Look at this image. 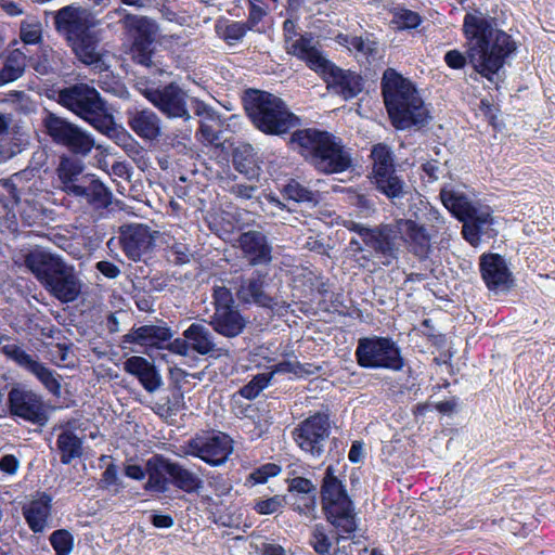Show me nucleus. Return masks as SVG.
<instances>
[{"label": "nucleus", "mask_w": 555, "mask_h": 555, "mask_svg": "<svg viewBox=\"0 0 555 555\" xmlns=\"http://www.w3.org/2000/svg\"><path fill=\"white\" fill-rule=\"evenodd\" d=\"M466 54L453 49L444 54L446 64L452 69H462L469 62L475 70L493 81L505 60L517 49L513 38L498 28L494 17L479 9L468 11L462 26Z\"/></svg>", "instance_id": "obj_1"}, {"label": "nucleus", "mask_w": 555, "mask_h": 555, "mask_svg": "<svg viewBox=\"0 0 555 555\" xmlns=\"http://www.w3.org/2000/svg\"><path fill=\"white\" fill-rule=\"evenodd\" d=\"M384 102L392 125L400 130L423 126L429 115L414 83L393 68L382 78Z\"/></svg>", "instance_id": "obj_2"}, {"label": "nucleus", "mask_w": 555, "mask_h": 555, "mask_svg": "<svg viewBox=\"0 0 555 555\" xmlns=\"http://www.w3.org/2000/svg\"><path fill=\"white\" fill-rule=\"evenodd\" d=\"M289 143L321 173H340L351 167L349 151L340 140L326 131L311 128L296 130Z\"/></svg>", "instance_id": "obj_3"}, {"label": "nucleus", "mask_w": 555, "mask_h": 555, "mask_svg": "<svg viewBox=\"0 0 555 555\" xmlns=\"http://www.w3.org/2000/svg\"><path fill=\"white\" fill-rule=\"evenodd\" d=\"M25 264L39 283L62 302L76 300L81 292V281L75 268L60 256L43 249L30 250Z\"/></svg>", "instance_id": "obj_4"}, {"label": "nucleus", "mask_w": 555, "mask_h": 555, "mask_svg": "<svg viewBox=\"0 0 555 555\" xmlns=\"http://www.w3.org/2000/svg\"><path fill=\"white\" fill-rule=\"evenodd\" d=\"M347 229L359 236L349 241L347 251L361 267L371 262L374 256L379 258L384 266H390L398 259L400 244L396 219L391 223H380L375 227L349 221Z\"/></svg>", "instance_id": "obj_5"}, {"label": "nucleus", "mask_w": 555, "mask_h": 555, "mask_svg": "<svg viewBox=\"0 0 555 555\" xmlns=\"http://www.w3.org/2000/svg\"><path fill=\"white\" fill-rule=\"evenodd\" d=\"M294 56L304 61L307 66L319 74L327 89L344 100L356 98L363 90L362 77L351 70L337 67L317 48L313 38L301 35L289 48Z\"/></svg>", "instance_id": "obj_6"}, {"label": "nucleus", "mask_w": 555, "mask_h": 555, "mask_svg": "<svg viewBox=\"0 0 555 555\" xmlns=\"http://www.w3.org/2000/svg\"><path fill=\"white\" fill-rule=\"evenodd\" d=\"M244 107L255 128L268 135L282 137L300 126V118L281 98L270 92L247 91Z\"/></svg>", "instance_id": "obj_7"}, {"label": "nucleus", "mask_w": 555, "mask_h": 555, "mask_svg": "<svg viewBox=\"0 0 555 555\" xmlns=\"http://www.w3.org/2000/svg\"><path fill=\"white\" fill-rule=\"evenodd\" d=\"M321 504L327 521L337 530L336 541L349 539L357 530L356 513L343 481L328 465L321 485Z\"/></svg>", "instance_id": "obj_8"}, {"label": "nucleus", "mask_w": 555, "mask_h": 555, "mask_svg": "<svg viewBox=\"0 0 555 555\" xmlns=\"http://www.w3.org/2000/svg\"><path fill=\"white\" fill-rule=\"evenodd\" d=\"M440 198L443 206L463 222L462 233L470 245L477 246L481 236L495 235L489 207L474 205L462 191L449 186L441 189Z\"/></svg>", "instance_id": "obj_9"}, {"label": "nucleus", "mask_w": 555, "mask_h": 555, "mask_svg": "<svg viewBox=\"0 0 555 555\" xmlns=\"http://www.w3.org/2000/svg\"><path fill=\"white\" fill-rule=\"evenodd\" d=\"M138 92L168 119L189 121L192 116L189 109V94L177 82L165 86L139 80Z\"/></svg>", "instance_id": "obj_10"}, {"label": "nucleus", "mask_w": 555, "mask_h": 555, "mask_svg": "<svg viewBox=\"0 0 555 555\" xmlns=\"http://www.w3.org/2000/svg\"><path fill=\"white\" fill-rule=\"evenodd\" d=\"M55 93L59 104L90 126L101 124L100 118L108 112L106 102L99 91L87 83H75L62 88Z\"/></svg>", "instance_id": "obj_11"}, {"label": "nucleus", "mask_w": 555, "mask_h": 555, "mask_svg": "<svg viewBox=\"0 0 555 555\" xmlns=\"http://www.w3.org/2000/svg\"><path fill=\"white\" fill-rule=\"evenodd\" d=\"M358 364L364 369L401 371L404 359L400 347L390 337L370 336L358 340L354 352Z\"/></svg>", "instance_id": "obj_12"}, {"label": "nucleus", "mask_w": 555, "mask_h": 555, "mask_svg": "<svg viewBox=\"0 0 555 555\" xmlns=\"http://www.w3.org/2000/svg\"><path fill=\"white\" fill-rule=\"evenodd\" d=\"M42 126L51 141L76 155L87 156L95 146L93 135L78 125L47 111Z\"/></svg>", "instance_id": "obj_13"}, {"label": "nucleus", "mask_w": 555, "mask_h": 555, "mask_svg": "<svg viewBox=\"0 0 555 555\" xmlns=\"http://www.w3.org/2000/svg\"><path fill=\"white\" fill-rule=\"evenodd\" d=\"M212 305L214 313L208 322L212 330L225 338L240 336L248 321L235 306L231 289L216 285L212 289Z\"/></svg>", "instance_id": "obj_14"}, {"label": "nucleus", "mask_w": 555, "mask_h": 555, "mask_svg": "<svg viewBox=\"0 0 555 555\" xmlns=\"http://www.w3.org/2000/svg\"><path fill=\"white\" fill-rule=\"evenodd\" d=\"M295 444L311 457L319 459L325 452L331 435V417L327 412H314L299 422L291 433Z\"/></svg>", "instance_id": "obj_15"}, {"label": "nucleus", "mask_w": 555, "mask_h": 555, "mask_svg": "<svg viewBox=\"0 0 555 555\" xmlns=\"http://www.w3.org/2000/svg\"><path fill=\"white\" fill-rule=\"evenodd\" d=\"M182 451L210 466H219L225 463L233 451L232 439L222 433L196 435L182 447Z\"/></svg>", "instance_id": "obj_16"}, {"label": "nucleus", "mask_w": 555, "mask_h": 555, "mask_svg": "<svg viewBox=\"0 0 555 555\" xmlns=\"http://www.w3.org/2000/svg\"><path fill=\"white\" fill-rule=\"evenodd\" d=\"M55 30L64 37L66 42L96 26L92 14L81 7L66 5L52 13Z\"/></svg>", "instance_id": "obj_17"}, {"label": "nucleus", "mask_w": 555, "mask_h": 555, "mask_svg": "<svg viewBox=\"0 0 555 555\" xmlns=\"http://www.w3.org/2000/svg\"><path fill=\"white\" fill-rule=\"evenodd\" d=\"M398 240L400 238L410 253L418 259H427L433 250V234L427 229L410 218H397Z\"/></svg>", "instance_id": "obj_18"}, {"label": "nucleus", "mask_w": 555, "mask_h": 555, "mask_svg": "<svg viewBox=\"0 0 555 555\" xmlns=\"http://www.w3.org/2000/svg\"><path fill=\"white\" fill-rule=\"evenodd\" d=\"M9 408L13 415L31 423L47 422V413L40 397L24 387H15L9 392Z\"/></svg>", "instance_id": "obj_19"}, {"label": "nucleus", "mask_w": 555, "mask_h": 555, "mask_svg": "<svg viewBox=\"0 0 555 555\" xmlns=\"http://www.w3.org/2000/svg\"><path fill=\"white\" fill-rule=\"evenodd\" d=\"M118 243L130 260L139 261L152 249L154 236L147 225L128 224L120 227Z\"/></svg>", "instance_id": "obj_20"}, {"label": "nucleus", "mask_w": 555, "mask_h": 555, "mask_svg": "<svg viewBox=\"0 0 555 555\" xmlns=\"http://www.w3.org/2000/svg\"><path fill=\"white\" fill-rule=\"evenodd\" d=\"M236 298L244 305L255 304L271 308L273 298L264 292L266 274L255 271L250 276H237L232 281Z\"/></svg>", "instance_id": "obj_21"}, {"label": "nucleus", "mask_w": 555, "mask_h": 555, "mask_svg": "<svg viewBox=\"0 0 555 555\" xmlns=\"http://www.w3.org/2000/svg\"><path fill=\"white\" fill-rule=\"evenodd\" d=\"M479 267L481 278L490 291L506 292L512 287V272L502 256L498 254L482 255Z\"/></svg>", "instance_id": "obj_22"}, {"label": "nucleus", "mask_w": 555, "mask_h": 555, "mask_svg": "<svg viewBox=\"0 0 555 555\" xmlns=\"http://www.w3.org/2000/svg\"><path fill=\"white\" fill-rule=\"evenodd\" d=\"M237 246L250 266L268 264L272 261V245L261 231L249 230L241 233Z\"/></svg>", "instance_id": "obj_23"}, {"label": "nucleus", "mask_w": 555, "mask_h": 555, "mask_svg": "<svg viewBox=\"0 0 555 555\" xmlns=\"http://www.w3.org/2000/svg\"><path fill=\"white\" fill-rule=\"evenodd\" d=\"M69 196L76 197L94 210L108 208L113 199L112 191L92 173L76 186Z\"/></svg>", "instance_id": "obj_24"}, {"label": "nucleus", "mask_w": 555, "mask_h": 555, "mask_svg": "<svg viewBox=\"0 0 555 555\" xmlns=\"http://www.w3.org/2000/svg\"><path fill=\"white\" fill-rule=\"evenodd\" d=\"M126 116L129 128L142 140L154 141L162 135V119L153 109L134 107Z\"/></svg>", "instance_id": "obj_25"}, {"label": "nucleus", "mask_w": 555, "mask_h": 555, "mask_svg": "<svg viewBox=\"0 0 555 555\" xmlns=\"http://www.w3.org/2000/svg\"><path fill=\"white\" fill-rule=\"evenodd\" d=\"M100 40L99 31L90 28L67 43L81 63L101 69L103 60Z\"/></svg>", "instance_id": "obj_26"}, {"label": "nucleus", "mask_w": 555, "mask_h": 555, "mask_svg": "<svg viewBox=\"0 0 555 555\" xmlns=\"http://www.w3.org/2000/svg\"><path fill=\"white\" fill-rule=\"evenodd\" d=\"M124 371L134 376L147 392H155L163 379L153 362L140 356H132L124 362Z\"/></svg>", "instance_id": "obj_27"}, {"label": "nucleus", "mask_w": 555, "mask_h": 555, "mask_svg": "<svg viewBox=\"0 0 555 555\" xmlns=\"http://www.w3.org/2000/svg\"><path fill=\"white\" fill-rule=\"evenodd\" d=\"M52 498L41 493L22 507L23 516L29 529L34 533H41L46 530L51 519Z\"/></svg>", "instance_id": "obj_28"}, {"label": "nucleus", "mask_w": 555, "mask_h": 555, "mask_svg": "<svg viewBox=\"0 0 555 555\" xmlns=\"http://www.w3.org/2000/svg\"><path fill=\"white\" fill-rule=\"evenodd\" d=\"M172 337L171 331L166 326L143 325L131 330L122 337V344H137L145 348H164Z\"/></svg>", "instance_id": "obj_29"}, {"label": "nucleus", "mask_w": 555, "mask_h": 555, "mask_svg": "<svg viewBox=\"0 0 555 555\" xmlns=\"http://www.w3.org/2000/svg\"><path fill=\"white\" fill-rule=\"evenodd\" d=\"M90 175L85 172V165L80 159L70 156L61 157L56 168L59 188L67 195Z\"/></svg>", "instance_id": "obj_30"}, {"label": "nucleus", "mask_w": 555, "mask_h": 555, "mask_svg": "<svg viewBox=\"0 0 555 555\" xmlns=\"http://www.w3.org/2000/svg\"><path fill=\"white\" fill-rule=\"evenodd\" d=\"M185 337L191 345L193 351L198 354L206 356H221L227 353V350L219 347L215 341V336L210 330L201 323H192L184 332Z\"/></svg>", "instance_id": "obj_31"}, {"label": "nucleus", "mask_w": 555, "mask_h": 555, "mask_svg": "<svg viewBox=\"0 0 555 555\" xmlns=\"http://www.w3.org/2000/svg\"><path fill=\"white\" fill-rule=\"evenodd\" d=\"M171 460L160 454H155L146 462L149 476L145 489L156 492H165L170 482Z\"/></svg>", "instance_id": "obj_32"}, {"label": "nucleus", "mask_w": 555, "mask_h": 555, "mask_svg": "<svg viewBox=\"0 0 555 555\" xmlns=\"http://www.w3.org/2000/svg\"><path fill=\"white\" fill-rule=\"evenodd\" d=\"M374 182L377 190L390 198L393 204H396V199L403 198L408 194L404 182L396 175L395 169L375 175Z\"/></svg>", "instance_id": "obj_33"}, {"label": "nucleus", "mask_w": 555, "mask_h": 555, "mask_svg": "<svg viewBox=\"0 0 555 555\" xmlns=\"http://www.w3.org/2000/svg\"><path fill=\"white\" fill-rule=\"evenodd\" d=\"M125 28L132 36L133 42H153L155 24L143 16L125 14Z\"/></svg>", "instance_id": "obj_34"}, {"label": "nucleus", "mask_w": 555, "mask_h": 555, "mask_svg": "<svg viewBox=\"0 0 555 555\" xmlns=\"http://www.w3.org/2000/svg\"><path fill=\"white\" fill-rule=\"evenodd\" d=\"M170 481L178 489L193 493L203 487V480L192 470L171 461Z\"/></svg>", "instance_id": "obj_35"}, {"label": "nucleus", "mask_w": 555, "mask_h": 555, "mask_svg": "<svg viewBox=\"0 0 555 555\" xmlns=\"http://www.w3.org/2000/svg\"><path fill=\"white\" fill-rule=\"evenodd\" d=\"M166 235L168 236L166 244L169 261L175 264H184L190 262L192 251L186 243L179 241L180 238H183L181 235V229L179 227L171 228Z\"/></svg>", "instance_id": "obj_36"}, {"label": "nucleus", "mask_w": 555, "mask_h": 555, "mask_svg": "<svg viewBox=\"0 0 555 555\" xmlns=\"http://www.w3.org/2000/svg\"><path fill=\"white\" fill-rule=\"evenodd\" d=\"M56 448L63 464H69L74 459L82 455V441L70 430H64L59 435Z\"/></svg>", "instance_id": "obj_37"}, {"label": "nucleus", "mask_w": 555, "mask_h": 555, "mask_svg": "<svg viewBox=\"0 0 555 555\" xmlns=\"http://www.w3.org/2000/svg\"><path fill=\"white\" fill-rule=\"evenodd\" d=\"M9 119L2 114V158H11L20 153L27 144V138L24 132L8 130Z\"/></svg>", "instance_id": "obj_38"}, {"label": "nucleus", "mask_w": 555, "mask_h": 555, "mask_svg": "<svg viewBox=\"0 0 555 555\" xmlns=\"http://www.w3.org/2000/svg\"><path fill=\"white\" fill-rule=\"evenodd\" d=\"M283 192L288 199L304 203L312 207L317 206L322 201V195L319 191H312L295 180L289 181L284 186Z\"/></svg>", "instance_id": "obj_39"}, {"label": "nucleus", "mask_w": 555, "mask_h": 555, "mask_svg": "<svg viewBox=\"0 0 555 555\" xmlns=\"http://www.w3.org/2000/svg\"><path fill=\"white\" fill-rule=\"evenodd\" d=\"M216 34L228 44L233 46L241 41L247 30V24L229 20H219L215 25Z\"/></svg>", "instance_id": "obj_40"}, {"label": "nucleus", "mask_w": 555, "mask_h": 555, "mask_svg": "<svg viewBox=\"0 0 555 555\" xmlns=\"http://www.w3.org/2000/svg\"><path fill=\"white\" fill-rule=\"evenodd\" d=\"M26 66V56L18 49L13 50L2 66V85L20 78Z\"/></svg>", "instance_id": "obj_41"}, {"label": "nucleus", "mask_w": 555, "mask_h": 555, "mask_svg": "<svg viewBox=\"0 0 555 555\" xmlns=\"http://www.w3.org/2000/svg\"><path fill=\"white\" fill-rule=\"evenodd\" d=\"M20 38L25 44H38L42 39V25L35 15H26L20 25Z\"/></svg>", "instance_id": "obj_42"}, {"label": "nucleus", "mask_w": 555, "mask_h": 555, "mask_svg": "<svg viewBox=\"0 0 555 555\" xmlns=\"http://www.w3.org/2000/svg\"><path fill=\"white\" fill-rule=\"evenodd\" d=\"M100 120L101 124H94L92 127L114 140L117 144H122L130 139V135L121 127L116 125L109 112L103 115Z\"/></svg>", "instance_id": "obj_43"}, {"label": "nucleus", "mask_w": 555, "mask_h": 555, "mask_svg": "<svg viewBox=\"0 0 555 555\" xmlns=\"http://www.w3.org/2000/svg\"><path fill=\"white\" fill-rule=\"evenodd\" d=\"M337 532L333 538L330 537L326 528L317 524L313 526L310 535V545L319 555H330L333 546V539L336 540ZM337 544L339 542L335 541Z\"/></svg>", "instance_id": "obj_44"}, {"label": "nucleus", "mask_w": 555, "mask_h": 555, "mask_svg": "<svg viewBox=\"0 0 555 555\" xmlns=\"http://www.w3.org/2000/svg\"><path fill=\"white\" fill-rule=\"evenodd\" d=\"M272 371L269 374H286L292 373L296 376H304V375H312L315 374L320 367L306 363L301 364L300 362L296 360H284L281 361L274 365H272Z\"/></svg>", "instance_id": "obj_45"}, {"label": "nucleus", "mask_w": 555, "mask_h": 555, "mask_svg": "<svg viewBox=\"0 0 555 555\" xmlns=\"http://www.w3.org/2000/svg\"><path fill=\"white\" fill-rule=\"evenodd\" d=\"M371 157L373 160V176L395 169L392 154L387 145H374Z\"/></svg>", "instance_id": "obj_46"}, {"label": "nucleus", "mask_w": 555, "mask_h": 555, "mask_svg": "<svg viewBox=\"0 0 555 555\" xmlns=\"http://www.w3.org/2000/svg\"><path fill=\"white\" fill-rule=\"evenodd\" d=\"M59 61L60 54L51 48L44 47L40 49L33 67L38 74L48 75L54 73Z\"/></svg>", "instance_id": "obj_47"}, {"label": "nucleus", "mask_w": 555, "mask_h": 555, "mask_svg": "<svg viewBox=\"0 0 555 555\" xmlns=\"http://www.w3.org/2000/svg\"><path fill=\"white\" fill-rule=\"evenodd\" d=\"M49 541L56 555H69L74 547V537L66 529H57L53 531Z\"/></svg>", "instance_id": "obj_48"}, {"label": "nucleus", "mask_w": 555, "mask_h": 555, "mask_svg": "<svg viewBox=\"0 0 555 555\" xmlns=\"http://www.w3.org/2000/svg\"><path fill=\"white\" fill-rule=\"evenodd\" d=\"M29 372L34 374L52 395H60L61 385L50 369L37 361Z\"/></svg>", "instance_id": "obj_49"}, {"label": "nucleus", "mask_w": 555, "mask_h": 555, "mask_svg": "<svg viewBox=\"0 0 555 555\" xmlns=\"http://www.w3.org/2000/svg\"><path fill=\"white\" fill-rule=\"evenodd\" d=\"M272 378V374L260 373L255 375L251 380L243 386L238 393L248 400L255 399L264 388L268 387L270 380Z\"/></svg>", "instance_id": "obj_50"}, {"label": "nucleus", "mask_w": 555, "mask_h": 555, "mask_svg": "<svg viewBox=\"0 0 555 555\" xmlns=\"http://www.w3.org/2000/svg\"><path fill=\"white\" fill-rule=\"evenodd\" d=\"M2 353H4L9 359L14 361L21 367L27 370L28 372L33 367V365L37 362L30 354H28L24 349L20 346L11 344L2 347Z\"/></svg>", "instance_id": "obj_51"}, {"label": "nucleus", "mask_w": 555, "mask_h": 555, "mask_svg": "<svg viewBox=\"0 0 555 555\" xmlns=\"http://www.w3.org/2000/svg\"><path fill=\"white\" fill-rule=\"evenodd\" d=\"M233 165L240 173L244 175L249 180L256 179L259 176V167L255 165L250 154L243 156L241 153L236 152L233 156Z\"/></svg>", "instance_id": "obj_52"}, {"label": "nucleus", "mask_w": 555, "mask_h": 555, "mask_svg": "<svg viewBox=\"0 0 555 555\" xmlns=\"http://www.w3.org/2000/svg\"><path fill=\"white\" fill-rule=\"evenodd\" d=\"M152 44L153 42H133L132 60L144 67H152L154 65Z\"/></svg>", "instance_id": "obj_53"}, {"label": "nucleus", "mask_w": 555, "mask_h": 555, "mask_svg": "<svg viewBox=\"0 0 555 555\" xmlns=\"http://www.w3.org/2000/svg\"><path fill=\"white\" fill-rule=\"evenodd\" d=\"M421 22L422 18L418 13L408 9H398L393 13L392 23H395L399 29L415 28Z\"/></svg>", "instance_id": "obj_54"}, {"label": "nucleus", "mask_w": 555, "mask_h": 555, "mask_svg": "<svg viewBox=\"0 0 555 555\" xmlns=\"http://www.w3.org/2000/svg\"><path fill=\"white\" fill-rule=\"evenodd\" d=\"M281 467L274 463H268L249 474L247 482L251 486L266 483L269 477L279 475Z\"/></svg>", "instance_id": "obj_55"}, {"label": "nucleus", "mask_w": 555, "mask_h": 555, "mask_svg": "<svg viewBox=\"0 0 555 555\" xmlns=\"http://www.w3.org/2000/svg\"><path fill=\"white\" fill-rule=\"evenodd\" d=\"M284 500L280 495H274L266 500H257L254 509L260 515H270L283 507Z\"/></svg>", "instance_id": "obj_56"}, {"label": "nucleus", "mask_w": 555, "mask_h": 555, "mask_svg": "<svg viewBox=\"0 0 555 555\" xmlns=\"http://www.w3.org/2000/svg\"><path fill=\"white\" fill-rule=\"evenodd\" d=\"M352 50L364 56H372L377 52V42L366 37L353 36L351 40Z\"/></svg>", "instance_id": "obj_57"}, {"label": "nucleus", "mask_w": 555, "mask_h": 555, "mask_svg": "<svg viewBox=\"0 0 555 555\" xmlns=\"http://www.w3.org/2000/svg\"><path fill=\"white\" fill-rule=\"evenodd\" d=\"M317 506L315 494L300 495L294 502V508L306 516H314Z\"/></svg>", "instance_id": "obj_58"}, {"label": "nucleus", "mask_w": 555, "mask_h": 555, "mask_svg": "<svg viewBox=\"0 0 555 555\" xmlns=\"http://www.w3.org/2000/svg\"><path fill=\"white\" fill-rule=\"evenodd\" d=\"M289 491L300 495L315 494L317 488L311 480L304 477H295L289 482Z\"/></svg>", "instance_id": "obj_59"}, {"label": "nucleus", "mask_w": 555, "mask_h": 555, "mask_svg": "<svg viewBox=\"0 0 555 555\" xmlns=\"http://www.w3.org/2000/svg\"><path fill=\"white\" fill-rule=\"evenodd\" d=\"M100 482L102 488L109 489L115 487V491H118V489L121 487V483L118 477V468L115 464L112 463L107 465L102 474Z\"/></svg>", "instance_id": "obj_60"}, {"label": "nucleus", "mask_w": 555, "mask_h": 555, "mask_svg": "<svg viewBox=\"0 0 555 555\" xmlns=\"http://www.w3.org/2000/svg\"><path fill=\"white\" fill-rule=\"evenodd\" d=\"M189 100H191L194 114L199 116L202 120L216 121L218 119L216 112L203 101L196 98H190Z\"/></svg>", "instance_id": "obj_61"}, {"label": "nucleus", "mask_w": 555, "mask_h": 555, "mask_svg": "<svg viewBox=\"0 0 555 555\" xmlns=\"http://www.w3.org/2000/svg\"><path fill=\"white\" fill-rule=\"evenodd\" d=\"M212 124L217 125L218 119L216 121L201 120V140L208 144H217V142L219 141L218 130L215 128Z\"/></svg>", "instance_id": "obj_62"}, {"label": "nucleus", "mask_w": 555, "mask_h": 555, "mask_svg": "<svg viewBox=\"0 0 555 555\" xmlns=\"http://www.w3.org/2000/svg\"><path fill=\"white\" fill-rule=\"evenodd\" d=\"M426 221L429 223L430 233L436 235L444 224L441 214L434 207H428L426 212Z\"/></svg>", "instance_id": "obj_63"}, {"label": "nucleus", "mask_w": 555, "mask_h": 555, "mask_svg": "<svg viewBox=\"0 0 555 555\" xmlns=\"http://www.w3.org/2000/svg\"><path fill=\"white\" fill-rule=\"evenodd\" d=\"M249 1H250V9H249L247 27H248V29H251L266 15V10L260 4H258V3H262V0H249Z\"/></svg>", "instance_id": "obj_64"}]
</instances>
